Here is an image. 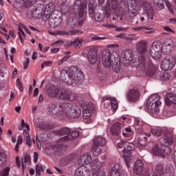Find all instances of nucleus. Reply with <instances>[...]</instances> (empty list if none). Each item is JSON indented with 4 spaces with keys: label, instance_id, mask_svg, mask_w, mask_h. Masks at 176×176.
<instances>
[{
    "label": "nucleus",
    "instance_id": "nucleus-1",
    "mask_svg": "<svg viewBox=\"0 0 176 176\" xmlns=\"http://www.w3.org/2000/svg\"><path fill=\"white\" fill-rule=\"evenodd\" d=\"M47 111L50 115H56V116L65 115V116H68V118L72 119L79 118L82 113L79 107L65 102H57L56 104L51 103L47 107Z\"/></svg>",
    "mask_w": 176,
    "mask_h": 176
},
{
    "label": "nucleus",
    "instance_id": "nucleus-2",
    "mask_svg": "<svg viewBox=\"0 0 176 176\" xmlns=\"http://www.w3.org/2000/svg\"><path fill=\"white\" fill-rule=\"evenodd\" d=\"M148 47L146 46V41H142L138 43L136 50L138 53V57L135 58L133 60L134 65L136 68H140L141 71H145V69L147 68L146 72V76L148 77L153 76L156 72V68L153 65H148L145 58V54Z\"/></svg>",
    "mask_w": 176,
    "mask_h": 176
},
{
    "label": "nucleus",
    "instance_id": "nucleus-3",
    "mask_svg": "<svg viewBox=\"0 0 176 176\" xmlns=\"http://www.w3.org/2000/svg\"><path fill=\"white\" fill-rule=\"evenodd\" d=\"M85 78L82 70L78 69L77 67H71L69 71L63 70L61 72V79L67 85H74L78 80H82Z\"/></svg>",
    "mask_w": 176,
    "mask_h": 176
},
{
    "label": "nucleus",
    "instance_id": "nucleus-4",
    "mask_svg": "<svg viewBox=\"0 0 176 176\" xmlns=\"http://www.w3.org/2000/svg\"><path fill=\"white\" fill-rule=\"evenodd\" d=\"M162 104L160 101V96L157 94H155L149 96L148 99L146 101V108L153 116H157L159 112H160V109L159 106Z\"/></svg>",
    "mask_w": 176,
    "mask_h": 176
},
{
    "label": "nucleus",
    "instance_id": "nucleus-5",
    "mask_svg": "<svg viewBox=\"0 0 176 176\" xmlns=\"http://www.w3.org/2000/svg\"><path fill=\"white\" fill-rule=\"evenodd\" d=\"M102 64L104 68H111L112 67L115 72H118L120 69V59L111 53L102 55Z\"/></svg>",
    "mask_w": 176,
    "mask_h": 176
},
{
    "label": "nucleus",
    "instance_id": "nucleus-6",
    "mask_svg": "<svg viewBox=\"0 0 176 176\" xmlns=\"http://www.w3.org/2000/svg\"><path fill=\"white\" fill-rule=\"evenodd\" d=\"M173 133L166 131L164 137V141L165 144L161 146L162 151L163 155H161V157H164L166 155H168L171 153V148L168 145H172L174 140L173 139Z\"/></svg>",
    "mask_w": 176,
    "mask_h": 176
},
{
    "label": "nucleus",
    "instance_id": "nucleus-7",
    "mask_svg": "<svg viewBox=\"0 0 176 176\" xmlns=\"http://www.w3.org/2000/svg\"><path fill=\"white\" fill-rule=\"evenodd\" d=\"M117 148L119 149V152H122L123 153V158L126 166L128 168H130V164L134 162V157L131 156L130 153L126 151V141L122 140L117 143Z\"/></svg>",
    "mask_w": 176,
    "mask_h": 176
},
{
    "label": "nucleus",
    "instance_id": "nucleus-8",
    "mask_svg": "<svg viewBox=\"0 0 176 176\" xmlns=\"http://www.w3.org/2000/svg\"><path fill=\"white\" fill-rule=\"evenodd\" d=\"M61 12L58 10L54 11L51 15H48L46 19H47V22L49 25H50L52 28H56V27H58L60 24H61V21H63Z\"/></svg>",
    "mask_w": 176,
    "mask_h": 176
},
{
    "label": "nucleus",
    "instance_id": "nucleus-9",
    "mask_svg": "<svg viewBox=\"0 0 176 176\" xmlns=\"http://www.w3.org/2000/svg\"><path fill=\"white\" fill-rule=\"evenodd\" d=\"M85 9H86V4L82 2V0H75L72 7L73 13L76 14L78 19H83L85 16Z\"/></svg>",
    "mask_w": 176,
    "mask_h": 176
},
{
    "label": "nucleus",
    "instance_id": "nucleus-10",
    "mask_svg": "<svg viewBox=\"0 0 176 176\" xmlns=\"http://www.w3.org/2000/svg\"><path fill=\"white\" fill-rule=\"evenodd\" d=\"M175 55H169L162 61L161 68L163 71H171L175 67Z\"/></svg>",
    "mask_w": 176,
    "mask_h": 176
},
{
    "label": "nucleus",
    "instance_id": "nucleus-11",
    "mask_svg": "<svg viewBox=\"0 0 176 176\" xmlns=\"http://www.w3.org/2000/svg\"><path fill=\"white\" fill-rule=\"evenodd\" d=\"M104 101H109V102H105L104 103V108L106 109H111L113 111V113H115L116 111L118 110V100H116V98H112L110 96H106L104 99Z\"/></svg>",
    "mask_w": 176,
    "mask_h": 176
},
{
    "label": "nucleus",
    "instance_id": "nucleus-12",
    "mask_svg": "<svg viewBox=\"0 0 176 176\" xmlns=\"http://www.w3.org/2000/svg\"><path fill=\"white\" fill-rule=\"evenodd\" d=\"M104 167V162L98 161V160H94L91 162V168L94 173H97V176H105V171L102 168Z\"/></svg>",
    "mask_w": 176,
    "mask_h": 176
},
{
    "label": "nucleus",
    "instance_id": "nucleus-13",
    "mask_svg": "<svg viewBox=\"0 0 176 176\" xmlns=\"http://www.w3.org/2000/svg\"><path fill=\"white\" fill-rule=\"evenodd\" d=\"M32 17H36V19H39L42 16L46 17V14L45 12V5L43 4H37L34 9L31 12Z\"/></svg>",
    "mask_w": 176,
    "mask_h": 176
},
{
    "label": "nucleus",
    "instance_id": "nucleus-14",
    "mask_svg": "<svg viewBox=\"0 0 176 176\" xmlns=\"http://www.w3.org/2000/svg\"><path fill=\"white\" fill-rule=\"evenodd\" d=\"M87 58L91 65H94L98 60V54L97 49L94 47H91L88 50Z\"/></svg>",
    "mask_w": 176,
    "mask_h": 176
},
{
    "label": "nucleus",
    "instance_id": "nucleus-15",
    "mask_svg": "<svg viewBox=\"0 0 176 176\" xmlns=\"http://www.w3.org/2000/svg\"><path fill=\"white\" fill-rule=\"evenodd\" d=\"M140 91L138 89H130L126 94V98L129 102H134L140 100Z\"/></svg>",
    "mask_w": 176,
    "mask_h": 176
},
{
    "label": "nucleus",
    "instance_id": "nucleus-16",
    "mask_svg": "<svg viewBox=\"0 0 176 176\" xmlns=\"http://www.w3.org/2000/svg\"><path fill=\"white\" fill-rule=\"evenodd\" d=\"M174 41L171 40V38H166L164 41L163 44V50L162 52L164 54H170L171 53V50H173V47H174Z\"/></svg>",
    "mask_w": 176,
    "mask_h": 176
},
{
    "label": "nucleus",
    "instance_id": "nucleus-17",
    "mask_svg": "<svg viewBox=\"0 0 176 176\" xmlns=\"http://www.w3.org/2000/svg\"><path fill=\"white\" fill-rule=\"evenodd\" d=\"M60 90L61 89L56 86H52L46 90V93L51 98H57L58 100Z\"/></svg>",
    "mask_w": 176,
    "mask_h": 176
},
{
    "label": "nucleus",
    "instance_id": "nucleus-18",
    "mask_svg": "<svg viewBox=\"0 0 176 176\" xmlns=\"http://www.w3.org/2000/svg\"><path fill=\"white\" fill-rule=\"evenodd\" d=\"M144 170V162L142 160H138L135 163L133 168V176H141Z\"/></svg>",
    "mask_w": 176,
    "mask_h": 176
},
{
    "label": "nucleus",
    "instance_id": "nucleus-19",
    "mask_svg": "<svg viewBox=\"0 0 176 176\" xmlns=\"http://www.w3.org/2000/svg\"><path fill=\"white\" fill-rule=\"evenodd\" d=\"M165 104L167 107H171V105H176V94L173 93H167L165 96Z\"/></svg>",
    "mask_w": 176,
    "mask_h": 176
},
{
    "label": "nucleus",
    "instance_id": "nucleus-20",
    "mask_svg": "<svg viewBox=\"0 0 176 176\" xmlns=\"http://www.w3.org/2000/svg\"><path fill=\"white\" fill-rule=\"evenodd\" d=\"M142 8L145 11V13L147 14V17L151 19V20H153V8H152L151 3H149V2L144 1L142 3Z\"/></svg>",
    "mask_w": 176,
    "mask_h": 176
},
{
    "label": "nucleus",
    "instance_id": "nucleus-21",
    "mask_svg": "<svg viewBox=\"0 0 176 176\" xmlns=\"http://www.w3.org/2000/svg\"><path fill=\"white\" fill-rule=\"evenodd\" d=\"M81 107L83 109L82 113H91L93 109H94V104L91 102H82Z\"/></svg>",
    "mask_w": 176,
    "mask_h": 176
},
{
    "label": "nucleus",
    "instance_id": "nucleus-22",
    "mask_svg": "<svg viewBox=\"0 0 176 176\" xmlns=\"http://www.w3.org/2000/svg\"><path fill=\"white\" fill-rule=\"evenodd\" d=\"M123 125L120 122H116L111 127V133L113 135H119L122 131Z\"/></svg>",
    "mask_w": 176,
    "mask_h": 176
},
{
    "label": "nucleus",
    "instance_id": "nucleus-23",
    "mask_svg": "<svg viewBox=\"0 0 176 176\" xmlns=\"http://www.w3.org/2000/svg\"><path fill=\"white\" fill-rule=\"evenodd\" d=\"M16 2L23 8H31L32 5L38 2V0H16Z\"/></svg>",
    "mask_w": 176,
    "mask_h": 176
},
{
    "label": "nucleus",
    "instance_id": "nucleus-24",
    "mask_svg": "<svg viewBox=\"0 0 176 176\" xmlns=\"http://www.w3.org/2000/svg\"><path fill=\"white\" fill-rule=\"evenodd\" d=\"M56 5H54V3H50L45 7V17H47V16H51L52 13H54L56 10Z\"/></svg>",
    "mask_w": 176,
    "mask_h": 176
},
{
    "label": "nucleus",
    "instance_id": "nucleus-25",
    "mask_svg": "<svg viewBox=\"0 0 176 176\" xmlns=\"http://www.w3.org/2000/svg\"><path fill=\"white\" fill-rule=\"evenodd\" d=\"M80 164H90L91 163V155L89 153L84 154L80 157Z\"/></svg>",
    "mask_w": 176,
    "mask_h": 176
},
{
    "label": "nucleus",
    "instance_id": "nucleus-26",
    "mask_svg": "<svg viewBox=\"0 0 176 176\" xmlns=\"http://www.w3.org/2000/svg\"><path fill=\"white\" fill-rule=\"evenodd\" d=\"M79 137V133L76 131H74L66 136H64L60 139V141H71V140H74L75 138H78Z\"/></svg>",
    "mask_w": 176,
    "mask_h": 176
},
{
    "label": "nucleus",
    "instance_id": "nucleus-27",
    "mask_svg": "<svg viewBox=\"0 0 176 176\" xmlns=\"http://www.w3.org/2000/svg\"><path fill=\"white\" fill-rule=\"evenodd\" d=\"M107 144V140L102 136H98L94 139V145L95 146H104Z\"/></svg>",
    "mask_w": 176,
    "mask_h": 176
},
{
    "label": "nucleus",
    "instance_id": "nucleus-28",
    "mask_svg": "<svg viewBox=\"0 0 176 176\" xmlns=\"http://www.w3.org/2000/svg\"><path fill=\"white\" fill-rule=\"evenodd\" d=\"M67 25L69 28H75L78 25V20L75 16H70L67 19Z\"/></svg>",
    "mask_w": 176,
    "mask_h": 176
},
{
    "label": "nucleus",
    "instance_id": "nucleus-29",
    "mask_svg": "<svg viewBox=\"0 0 176 176\" xmlns=\"http://www.w3.org/2000/svg\"><path fill=\"white\" fill-rule=\"evenodd\" d=\"M71 133V129L68 127H64L59 130L55 131L54 134L56 135H68Z\"/></svg>",
    "mask_w": 176,
    "mask_h": 176
},
{
    "label": "nucleus",
    "instance_id": "nucleus-30",
    "mask_svg": "<svg viewBox=\"0 0 176 176\" xmlns=\"http://www.w3.org/2000/svg\"><path fill=\"white\" fill-rule=\"evenodd\" d=\"M101 12H102V10H100L94 14L96 21L98 23H101V21H103L104 19H105V14L104 12L101 13Z\"/></svg>",
    "mask_w": 176,
    "mask_h": 176
},
{
    "label": "nucleus",
    "instance_id": "nucleus-31",
    "mask_svg": "<svg viewBox=\"0 0 176 176\" xmlns=\"http://www.w3.org/2000/svg\"><path fill=\"white\" fill-rule=\"evenodd\" d=\"M122 57L126 61H133V52L130 50H125L123 52Z\"/></svg>",
    "mask_w": 176,
    "mask_h": 176
},
{
    "label": "nucleus",
    "instance_id": "nucleus-32",
    "mask_svg": "<svg viewBox=\"0 0 176 176\" xmlns=\"http://www.w3.org/2000/svg\"><path fill=\"white\" fill-rule=\"evenodd\" d=\"M120 166H119V164H116L112 167L110 176H120Z\"/></svg>",
    "mask_w": 176,
    "mask_h": 176
},
{
    "label": "nucleus",
    "instance_id": "nucleus-33",
    "mask_svg": "<svg viewBox=\"0 0 176 176\" xmlns=\"http://www.w3.org/2000/svg\"><path fill=\"white\" fill-rule=\"evenodd\" d=\"M151 153L153 155H155V156H163V151H162V147L160 148L157 144L155 145L151 149Z\"/></svg>",
    "mask_w": 176,
    "mask_h": 176
},
{
    "label": "nucleus",
    "instance_id": "nucleus-34",
    "mask_svg": "<svg viewBox=\"0 0 176 176\" xmlns=\"http://www.w3.org/2000/svg\"><path fill=\"white\" fill-rule=\"evenodd\" d=\"M151 55L154 60H159L162 57V51L156 50L155 49L151 50Z\"/></svg>",
    "mask_w": 176,
    "mask_h": 176
},
{
    "label": "nucleus",
    "instance_id": "nucleus-35",
    "mask_svg": "<svg viewBox=\"0 0 176 176\" xmlns=\"http://www.w3.org/2000/svg\"><path fill=\"white\" fill-rule=\"evenodd\" d=\"M68 93V90L61 89L59 92V96H58V100H60V101H67V95Z\"/></svg>",
    "mask_w": 176,
    "mask_h": 176
},
{
    "label": "nucleus",
    "instance_id": "nucleus-36",
    "mask_svg": "<svg viewBox=\"0 0 176 176\" xmlns=\"http://www.w3.org/2000/svg\"><path fill=\"white\" fill-rule=\"evenodd\" d=\"M135 146L133 144V142H129L125 141V152L129 153L131 155V153L130 151H134Z\"/></svg>",
    "mask_w": 176,
    "mask_h": 176
},
{
    "label": "nucleus",
    "instance_id": "nucleus-37",
    "mask_svg": "<svg viewBox=\"0 0 176 176\" xmlns=\"http://www.w3.org/2000/svg\"><path fill=\"white\" fill-rule=\"evenodd\" d=\"M151 131L153 135H155V137H160L162 135V133H163V131L160 127L152 128Z\"/></svg>",
    "mask_w": 176,
    "mask_h": 176
},
{
    "label": "nucleus",
    "instance_id": "nucleus-38",
    "mask_svg": "<svg viewBox=\"0 0 176 176\" xmlns=\"http://www.w3.org/2000/svg\"><path fill=\"white\" fill-rule=\"evenodd\" d=\"M76 98H78V96L76 95V94L71 91H67L66 101H75Z\"/></svg>",
    "mask_w": 176,
    "mask_h": 176
},
{
    "label": "nucleus",
    "instance_id": "nucleus-39",
    "mask_svg": "<svg viewBox=\"0 0 176 176\" xmlns=\"http://www.w3.org/2000/svg\"><path fill=\"white\" fill-rule=\"evenodd\" d=\"M24 163H31V157L29 155L25 154L24 159L21 161L22 171L25 170V165Z\"/></svg>",
    "mask_w": 176,
    "mask_h": 176
},
{
    "label": "nucleus",
    "instance_id": "nucleus-40",
    "mask_svg": "<svg viewBox=\"0 0 176 176\" xmlns=\"http://www.w3.org/2000/svg\"><path fill=\"white\" fill-rule=\"evenodd\" d=\"M154 173L157 174L158 175H163V174H164V167L163 166V165L160 164H157Z\"/></svg>",
    "mask_w": 176,
    "mask_h": 176
},
{
    "label": "nucleus",
    "instance_id": "nucleus-41",
    "mask_svg": "<svg viewBox=\"0 0 176 176\" xmlns=\"http://www.w3.org/2000/svg\"><path fill=\"white\" fill-rule=\"evenodd\" d=\"M153 1L158 10H162V9H164V3H163V0H153Z\"/></svg>",
    "mask_w": 176,
    "mask_h": 176
},
{
    "label": "nucleus",
    "instance_id": "nucleus-42",
    "mask_svg": "<svg viewBox=\"0 0 176 176\" xmlns=\"http://www.w3.org/2000/svg\"><path fill=\"white\" fill-rule=\"evenodd\" d=\"M82 43H83V39L76 38L73 41V47L80 49Z\"/></svg>",
    "mask_w": 176,
    "mask_h": 176
},
{
    "label": "nucleus",
    "instance_id": "nucleus-43",
    "mask_svg": "<svg viewBox=\"0 0 176 176\" xmlns=\"http://www.w3.org/2000/svg\"><path fill=\"white\" fill-rule=\"evenodd\" d=\"M24 138L26 141V145L29 146H32V140L30 138V133L24 132Z\"/></svg>",
    "mask_w": 176,
    "mask_h": 176
},
{
    "label": "nucleus",
    "instance_id": "nucleus-44",
    "mask_svg": "<svg viewBox=\"0 0 176 176\" xmlns=\"http://www.w3.org/2000/svg\"><path fill=\"white\" fill-rule=\"evenodd\" d=\"M5 164H6V154L0 152V166H5Z\"/></svg>",
    "mask_w": 176,
    "mask_h": 176
},
{
    "label": "nucleus",
    "instance_id": "nucleus-45",
    "mask_svg": "<svg viewBox=\"0 0 176 176\" xmlns=\"http://www.w3.org/2000/svg\"><path fill=\"white\" fill-rule=\"evenodd\" d=\"M88 13L89 16L94 14V4L91 2L88 3Z\"/></svg>",
    "mask_w": 176,
    "mask_h": 176
},
{
    "label": "nucleus",
    "instance_id": "nucleus-46",
    "mask_svg": "<svg viewBox=\"0 0 176 176\" xmlns=\"http://www.w3.org/2000/svg\"><path fill=\"white\" fill-rule=\"evenodd\" d=\"M101 152H102V151L98 146H96L93 148V156L97 157L100 155Z\"/></svg>",
    "mask_w": 176,
    "mask_h": 176
},
{
    "label": "nucleus",
    "instance_id": "nucleus-47",
    "mask_svg": "<svg viewBox=\"0 0 176 176\" xmlns=\"http://www.w3.org/2000/svg\"><path fill=\"white\" fill-rule=\"evenodd\" d=\"M165 3L170 12L172 14H174V7L173 6V4H171V2H170V0H165Z\"/></svg>",
    "mask_w": 176,
    "mask_h": 176
},
{
    "label": "nucleus",
    "instance_id": "nucleus-48",
    "mask_svg": "<svg viewBox=\"0 0 176 176\" xmlns=\"http://www.w3.org/2000/svg\"><path fill=\"white\" fill-rule=\"evenodd\" d=\"M129 14H132V16H135L137 14V7L131 6L128 8Z\"/></svg>",
    "mask_w": 176,
    "mask_h": 176
},
{
    "label": "nucleus",
    "instance_id": "nucleus-49",
    "mask_svg": "<svg viewBox=\"0 0 176 176\" xmlns=\"http://www.w3.org/2000/svg\"><path fill=\"white\" fill-rule=\"evenodd\" d=\"M10 171V168L7 167L0 171V176H8L9 175V172Z\"/></svg>",
    "mask_w": 176,
    "mask_h": 176
},
{
    "label": "nucleus",
    "instance_id": "nucleus-50",
    "mask_svg": "<svg viewBox=\"0 0 176 176\" xmlns=\"http://www.w3.org/2000/svg\"><path fill=\"white\" fill-rule=\"evenodd\" d=\"M131 134V129L130 128H125L122 131V135L124 137H129Z\"/></svg>",
    "mask_w": 176,
    "mask_h": 176
},
{
    "label": "nucleus",
    "instance_id": "nucleus-51",
    "mask_svg": "<svg viewBox=\"0 0 176 176\" xmlns=\"http://www.w3.org/2000/svg\"><path fill=\"white\" fill-rule=\"evenodd\" d=\"M41 171H43V168L39 164L36 165V175L41 176Z\"/></svg>",
    "mask_w": 176,
    "mask_h": 176
},
{
    "label": "nucleus",
    "instance_id": "nucleus-52",
    "mask_svg": "<svg viewBox=\"0 0 176 176\" xmlns=\"http://www.w3.org/2000/svg\"><path fill=\"white\" fill-rule=\"evenodd\" d=\"M107 47H109L110 50H113V52H118L119 50V45H113L110 44L107 45Z\"/></svg>",
    "mask_w": 176,
    "mask_h": 176
},
{
    "label": "nucleus",
    "instance_id": "nucleus-53",
    "mask_svg": "<svg viewBox=\"0 0 176 176\" xmlns=\"http://www.w3.org/2000/svg\"><path fill=\"white\" fill-rule=\"evenodd\" d=\"M74 176H84L83 169L78 168L74 173Z\"/></svg>",
    "mask_w": 176,
    "mask_h": 176
},
{
    "label": "nucleus",
    "instance_id": "nucleus-54",
    "mask_svg": "<svg viewBox=\"0 0 176 176\" xmlns=\"http://www.w3.org/2000/svg\"><path fill=\"white\" fill-rule=\"evenodd\" d=\"M18 34L19 35V39H20L21 43H23V37L24 38L25 36V33H24V31L23 30L19 28Z\"/></svg>",
    "mask_w": 176,
    "mask_h": 176
},
{
    "label": "nucleus",
    "instance_id": "nucleus-55",
    "mask_svg": "<svg viewBox=\"0 0 176 176\" xmlns=\"http://www.w3.org/2000/svg\"><path fill=\"white\" fill-rule=\"evenodd\" d=\"M30 61H31V59H30V58H25V60L23 62V69H28V65H30Z\"/></svg>",
    "mask_w": 176,
    "mask_h": 176
},
{
    "label": "nucleus",
    "instance_id": "nucleus-56",
    "mask_svg": "<svg viewBox=\"0 0 176 176\" xmlns=\"http://www.w3.org/2000/svg\"><path fill=\"white\" fill-rule=\"evenodd\" d=\"M58 35H60V36H68V32L65 30H58Z\"/></svg>",
    "mask_w": 176,
    "mask_h": 176
},
{
    "label": "nucleus",
    "instance_id": "nucleus-57",
    "mask_svg": "<svg viewBox=\"0 0 176 176\" xmlns=\"http://www.w3.org/2000/svg\"><path fill=\"white\" fill-rule=\"evenodd\" d=\"M71 57V56L69 55H67L66 56L63 57L58 63V65H61V64H63V63H65L66 60H68V58H69Z\"/></svg>",
    "mask_w": 176,
    "mask_h": 176
},
{
    "label": "nucleus",
    "instance_id": "nucleus-58",
    "mask_svg": "<svg viewBox=\"0 0 176 176\" xmlns=\"http://www.w3.org/2000/svg\"><path fill=\"white\" fill-rule=\"evenodd\" d=\"M92 41H104L107 39V37H100L98 36H94L91 37Z\"/></svg>",
    "mask_w": 176,
    "mask_h": 176
},
{
    "label": "nucleus",
    "instance_id": "nucleus-59",
    "mask_svg": "<svg viewBox=\"0 0 176 176\" xmlns=\"http://www.w3.org/2000/svg\"><path fill=\"white\" fill-rule=\"evenodd\" d=\"M42 130H52L53 129V126L50 124H45L41 127Z\"/></svg>",
    "mask_w": 176,
    "mask_h": 176
},
{
    "label": "nucleus",
    "instance_id": "nucleus-60",
    "mask_svg": "<svg viewBox=\"0 0 176 176\" xmlns=\"http://www.w3.org/2000/svg\"><path fill=\"white\" fill-rule=\"evenodd\" d=\"M84 176H90L91 175V172L90 171L89 168H85L83 170Z\"/></svg>",
    "mask_w": 176,
    "mask_h": 176
},
{
    "label": "nucleus",
    "instance_id": "nucleus-61",
    "mask_svg": "<svg viewBox=\"0 0 176 176\" xmlns=\"http://www.w3.org/2000/svg\"><path fill=\"white\" fill-rule=\"evenodd\" d=\"M136 141H137V145H138V146H140V147H141V146H144V143H142V140L141 139V138H138L137 139H136Z\"/></svg>",
    "mask_w": 176,
    "mask_h": 176
},
{
    "label": "nucleus",
    "instance_id": "nucleus-62",
    "mask_svg": "<svg viewBox=\"0 0 176 176\" xmlns=\"http://www.w3.org/2000/svg\"><path fill=\"white\" fill-rule=\"evenodd\" d=\"M141 176H150L149 171L148 170H142Z\"/></svg>",
    "mask_w": 176,
    "mask_h": 176
},
{
    "label": "nucleus",
    "instance_id": "nucleus-63",
    "mask_svg": "<svg viewBox=\"0 0 176 176\" xmlns=\"http://www.w3.org/2000/svg\"><path fill=\"white\" fill-rule=\"evenodd\" d=\"M170 78H171V76L168 73H165L164 74V80H170Z\"/></svg>",
    "mask_w": 176,
    "mask_h": 176
},
{
    "label": "nucleus",
    "instance_id": "nucleus-64",
    "mask_svg": "<svg viewBox=\"0 0 176 176\" xmlns=\"http://www.w3.org/2000/svg\"><path fill=\"white\" fill-rule=\"evenodd\" d=\"M91 113H83L84 119H90V116Z\"/></svg>",
    "mask_w": 176,
    "mask_h": 176
}]
</instances>
